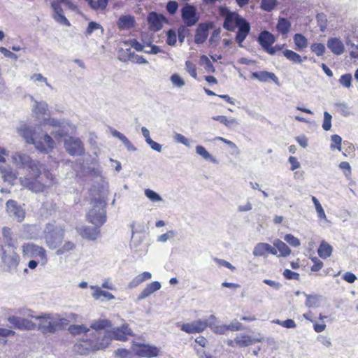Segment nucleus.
Listing matches in <instances>:
<instances>
[{"label": "nucleus", "instance_id": "nucleus-42", "mask_svg": "<svg viewBox=\"0 0 358 358\" xmlns=\"http://www.w3.org/2000/svg\"><path fill=\"white\" fill-rule=\"evenodd\" d=\"M277 0H262L260 8L264 11L271 12L277 6Z\"/></svg>", "mask_w": 358, "mask_h": 358}, {"label": "nucleus", "instance_id": "nucleus-28", "mask_svg": "<svg viewBox=\"0 0 358 358\" xmlns=\"http://www.w3.org/2000/svg\"><path fill=\"white\" fill-rule=\"evenodd\" d=\"M68 331L73 336H81L85 337L86 334L90 331V329L85 324H73L70 325Z\"/></svg>", "mask_w": 358, "mask_h": 358}, {"label": "nucleus", "instance_id": "nucleus-32", "mask_svg": "<svg viewBox=\"0 0 358 358\" xmlns=\"http://www.w3.org/2000/svg\"><path fill=\"white\" fill-rule=\"evenodd\" d=\"M134 223H132L131 224L132 236H131V241L130 243V247L132 250H134V251L135 252H138L142 250L141 248H140V246L143 242V238L141 236L134 237Z\"/></svg>", "mask_w": 358, "mask_h": 358}, {"label": "nucleus", "instance_id": "nucleus-9", "mask_svg": "<svg viewBox=\"0 0 358 358\" xmlns=\"http://www.w3.org/2000/svg\"><path fill=\"white\" fill-rule=\"evenodd\" d=\"M181 17L186 26L192 27L199 21L200 15L195 6L186 3L181 9Z\"/></svg>", "mask_w": 358, "mask_h": 358}, {"label": "nucleus", "instance_id": "nucleus-55", "mask_svg": "<svg viewBox=\"0 0 358 358\" xmlns=\"http://www.w3.org/2000/svg\"><path fill=\"white\" fill-rule=\"evenodd\" d=\"M177 42V35L176 31L173 29H169L167 31V41L166 43L168 45L173 46L176 45Z\"/></svg>", "mask_w": 358, "mask_h": 358}, {"label": "nucleus", "instance_id": "nucleus-46", "mask_svg": "<svg viewBox=\"0 0 358 358\" xmlns=\"http://www.w3.org/2000/svg\"><path fill=\"white\" fill-rule=\"evenodd\" d=\"M42 142L44 144L46 151L45 152H48V149L52 150L55 146V143L52 138L48 134H43V138L41 137Z\"/></svg>", "mask_w": 358, "mask_h": 358}, {"label": "nucleus", "instance_id": "nucleus-12", "mask_svg": "<svg viewBox=\"0 0 358 358\" xmlns=\"http://www.w3.org/2000/svg\"><path fill=\"white\" fill-rule=\"evenodd\" d=\"M10 324V327L20 331L34 330L36 328V324L26 318L18 316H9L7 319Z\"/></svg>", "mask_w": 358, "mask_h": 358}, {"label": "nucleus", "instance_id": "nucleus-39", "mask_svg": "<svg viewBox=\"0 0 358 358\" xmlns=\"http://www.w3.org/2000/svg\"><path fill=\"white\" fill-rule=\"evenodd\" d=\"M227 343L230 346L245 347L246 335L245 334H241L238 335L234 340H229Z\"/></svg>", "mask_w": 358, "mask_h": 358}, {"label": "nucleus", "instance_id": "nucleus-45", "mask_svg": "<svg viewBox=\"0 0 358 358\" xmlns=\"http://www.w3.org/2000/svg\"><path fill=\"white\" fill-rule=\"evenodd\" d=\"M65 123L64 122H60L59 120H57L56 119H50V118H43V120H40V124L41 126H45V125H50L53 127V129H55L57 127H60L62 124Z\"/></svg>", "mask_w": 358, "mask_h": 358}, {"label": "nucleus", "instance_id": "nucleus-19", "mask_svg": "<svg viewBox=\"0 0 358 358\" xmlns=\"http://www.w3.org/2000/svg\"><path fill=\"white\" fill-rule=\"evenodd\" d=\"M327 47L336 55H341L345 51V45L338 38H330L327 41Z\"/></svg>", "mask_w": 358, "mask_h": 358}, {"label": "nucleus", "instance_id": "nucleus-44", "mask_svg": "<svg viewBox=\"0 0 358 358\" xmlns=\"http://www.w3.org/2000/svg\"><path fill=\"white\" fill-rule=\"evenodd\" d=\"M200 64L203 66L208 72L215 71V68L212 62H210L209 58L206 55H202L200 57Z\"/></svg>", "mask_w": 358, "mask_h": 358}, {"label": "nucleus", "instance_id": "nucleus-59", "mask_svg": "<svg viewBox=\"0 0 358 358\" xmlns=\"http://www.w3.org/2000/svg\"><path fill=\"white\" fill-rule=\"evenodd\" d=\"M15 334V331L11 329L0 327V338H3V343L6 341V338L7 337L13 336Z\"/></svg>", "mask_w": 358, "mask_h": 358}, {"label": "nucleus", "instance_id": "nucleus-6", "mask_svg": "<svg viewBox=\"0 0 358 358\" xmlns=\"http://www.w3.org/2000/svg\"><path fill=\"white\" fill-rule=\"evenodd\" d=\"M44 238L47 246L55 250L62 243L64 238V230L54 224H48L44 229Z\"/></svg>", "mask_w": 358, "mask_h": 358}, {"label": "nucleus", "instance_id": "nucleus-26", "mask_svg": "<svg viewBox=\"0 0 358 358\" xmlns=\"http://www.w3.org/2000/svg\"><path fill=\"white\" fill-rule=\"evenodd\" d=\"M160 288H161V284L157 281H155V282L150 283L141 292V293L140 294V295L138 297V300H142V299L147 298L148 296L151 295L155 292L159 290Z\"/></svg>", "mask_w": 358, "mask_h": 358}, {"label": "nucleus", "instance_id": "nucleus-49", "mask_svg": "<svg viewBox=\"0 0 358 358\" xmlns=\"http://www.w3.org/2000/svg\"><path fill=\"white\" fill-rule=\"evenodd\" d=\"M312 201H313V203L315 205V207L316 211L317 213L318 217L320 219H326L325 212H324L322 205L320 204V203L317 200V199L315 196H312Z\"/></svg>", "mask_w": 358, "mask_h": 358}, {"label": "nucleus", "instance_id": "nucleus-31", "mask_svg": "<svg viewBox=\"0 0 358 358\" xmlns=\"http://www.w3.org/2000/svg\"><path fill=\"white\" fill-rule=\"evenodd\" d=\"M134 24V17L130 15L121 16L117 21V26L121 29H127Z\"/></svg>", "mask_w": 358, "mask_h": 358}, {"label": "nucleus", "instance_id": "nucleus-56", "mask_svg": "<svg viewBox=\"0 0 358 358\" xmlns=\"http://www.w3.org/2000/svg\"><path fill=\"white\" fill-rule=\"evenodd\" d=\"M331 115L328 112L324 113V121L322 128L325 131H329L331 127Z\"/></svg>", "mask_w": 358, "mask_h": 358}, {"label": "nucleus", "instance_id": "nucleus-10", "mask_svg": "<svg viewBox=\"0 0 358 358\" xmlns=\"http://www.w3.org/2000/svg\"><path fill=\"white\" fill-rule=\"evenodd\" d=\"M6 211L13 220L21 222L25 217V210L16 201L9 199L6 203Z\"/></svg>", "mask_w": 358, "mask_h": 358}, {"label": "nucleus", "instance_id": "nucleus-23", "mask_svg": "<svg viewBox=\"0 0 358 358\" xmlns=\"http://www.w3.org/2000/svg\"><path fill=\"white\" fill-rule=\"evenodd\" d=\"M209 27L206 24H200L196 29L194 37L195 43H203L208 36Z\"/></svg>", "mask_w": 358, "mask_h": 358}, {"label": "nucleus", "instance_id": "nucleus-53", "mask_svg": "<svg viewBox=\"0 0 358 358\" xmlns=\"http://www.w3.org/2000/svg\"><path fill=\"white\" fill-rule=\"evenodd\" d=\"M213 119L220 122L227 127H231L235 122L234 119L228 120V118L224 115L214 116L213 117Z\"/></svg>", "mask_w": 358, "mask_h": 358}, {"label": "nucleus", "instance_id": "nucleus-14", "mask_svg": "<svg viewBox=\"0 0 358 358\" xmlns=\"http://www.w3.org/2000/svg\"><path fill=\"white\" fill-rule=\"evenodd\" d=\"M259 42L264 50L268 54L273 55L275 53L276 50L275 48L272 46L275 42V37L270 32L267 31L261 32L259 36Z\"/></svg>", "mask_w": 358, "mask_h": 358}, {"label": "nucleus", "instance_id": "nucleus-41", "mask_svg": "<svg viewBox=\"0 0 358 358\" xmlns=\"http://www.w3.org/2000/svg\"><path fill=\"white\" fill-rule=\"evenodd\" d=\"M94 10H103L108 5V0H85Z\"/></svg>", "mask_w": 358, "mask_h": 358}, {"label": "nucleus", "instance_id": "nucleus-54", "mask_svg": "<svg viewBox=\"0 0 358 358\" xmlns=\"http://www.w3.org/2000/svg\"><path fill=\"white\" fill-rule=\"evenodd\" d=\"M75 247L73 243L71 241L66 242L64 245L56 251L57 255H63L65 252L72 250Z\"/></svg>", "mask_w": 358, "mask_h": 358}, {"label": "nucleus", "instance_id": "nucleus-40", "mask_svg": "<svg viewBox=\"0 0 358 358\" xmlns=\"http://www.w3.org/2000/svg\"><path fill=\"white\" fill-rule=\"evenodd\" d=\"M2 236L6 245L3 248L13 247L12 233L10 228L4 227L2 229Z\"/></svg>", "mask_w": 358, "mask_h": 358}, {"label": "nucleus", "instance_id": "nucleus-33", "mask_svg": "<svg viewBox=\"0 0 358 358\" xmlns=\"http://www.w3.org/2000/svg\"><path fill=\"white\" fill-rule=\"evenodd\" d=\"M69 132V125L66 123H64L60 127H57L51 132V134L56 139H60L62 137L66 136Z\"/></svg>", "mask_w": 358, "mask_h": 358}, {"label": "nucleus", "instance_id": "nucleus-16", "mask_svg": "<svg viewBox=\"0 0 358 358\" xmlns=\"http://www.w3.org/2000/svg\"><path fill=\"white\" fill-rule=\"evenodd\" d=\"M166 20V18L159 15L155 12H151L148 16V22L150 29L153 31H157L162 27V22Z\"/></svg>", "mask_w": 358, "mask_h": 358}, {"label": "nucleus", "instance_id": "nucleus-27", "mask_svg": "<svg viewBox=\"0 0 358 358\" xmlns=\"http://www.w3.org/2000/svg\"><path fill=\"white\" fill-rule=\"evenodd\" d=\"M273 248H276L277 254L275 255L279 257H287L291 253L289 248L283 241L279 239H277L273 243Z\"/></svg>", "mask_w": 358, "mask_h": 358}, {"label": "nucleus", "instance_id": "nucleus-51", "mask_svg": "<svg viewBox=\"0 0 358 358\" xmlns=\"http://www.w3.org/2000/svg\"><path fill=\"white\" fill-rule=\"evenodd\" d=\"M145 195L152 201L153 202H157V201H162V196L155 191L150 189H145Z\"/></svg>", "mask_w": 358, "mask_h": 358}, {"label": "nucleus", "instance_id": "nucleus-8", "mask_svg": "<svg viewBox=\"0 0 358 358\" xmlns=\"http://www.w3.org/2000/svg\"><path fill=\"white\" fill-rule=\"evenodd\" d=\"M22 250L24 257L28 258L39 257L42 261V264L47 262L46 251L43 247L31 243H27L23 244Z\"/></svg>", "mask_w": 358, "mask_h": 358}, {"label": "nucleus", "instance_id": "nucleus-3", "mask_svg": "<svg viewBox=\"0 0 358 358\" xmlns=\"http://www.w3.org/2000/svg\"><path fill=\"white\" fill-rule=\"evenodd\" d=\"M13 162L19 168L27 169L29 173L34 177L38 178L41 174H43L46 178L44 183L48 182L49 186L52 180V173L45 169V166L40 164L38 161L33 160L29 155L15 152L12 155Z\"/></svg>", "mask_w": 358, "mask_h": 358}, {"label": "nucleus", "instance_id": "nucleus-60", "mask_svg": "<svg viewBox=\"0 0 358 358\" xmlns=\"http://www.w3.org/2000/svg\"><path fill=\"white\" fill-rule=\"evenodd\" d=\"M283 276L287 280H299V274L296 272L292 271L289 269H285L283 271Z\"/></svg>", "mask_w": 358, "mask_h": 358}, {"label": "nucleus", "instance_id": "nucleus-5", "mask_svg": "<svg viewBox=\"0 0 358 358\" xmlns=\"http://www.w3.org/2000/svg\"><path fill=\"white\" fill-rule=\"evenodd\" d=\"M19 135L25 141L26 143L34 145L40 152H45L46 148L42 142L40 133L36 128L27 124H22L17 128Z\"/></svg>", "mask_w": 358, "mask_h": 358}, {"label": "nucleus", "instance_id": "nucleus-47", "mask_svg": "<svg viewBox=\"0 0 358 358\" xmlns=\"http://www.w3.org/2000/svg\"><path fill=\"white\" fill-rule=\"evenodd\" d=\"M97 29H101V32L103 31V29L100 24L96 22H94V21L90 22L88 24V26L85 31V36H90L93 33L94 31L97 30Z\"/></svg>", "mask_w": 358, "mask_h": 358}, {"label": "nucleus", "instance_id": "nucleus-50", "mask_svg": "<svg viewBox=\"0 0 358 358\" xmlns=\"http://www.w3.org/2000/svg\"><path fill=\"white\" fill-rule=\"evenodd\" d=\"M310 50L315 53L316 55L322 56L325 52V46L321 43H315L310 45Z\"/></svg>", "mask_w": 358, "mask_h": 358}, {"label": "nucleus", "instance_id": "nucleus-22", "mask_svg": "<svg viewBox=\"0 0 358 358\" xmlns=\"http://www.w3.org/2000/svg\"><path fill=\"white\" fill-rule=\"evenodd\" d=\"M159 349L150 345H141L137 351L138 355L146 357H154L159 355Z\"/></svg>", "mask_w": 358, "mask_h": 358}, {"label": "nucleus", "instance_id": "nucleus-21", "mask_svg": "<svg viewBox=\"0 0 358 358\" xmlns=\"http://www.w3.org/2000/svg\"><path fill=\"white\" fill-rule=\"evenodd\" d=\"M243 329V325L237 320H234L231 322L229 325L222 324L220 325L218 323L212 329L215 333L218 334H224L226 331H238Z\"/></svg>", "mask_w": 358, "mask_h": 358}, {"label": "nucleus", "instance_id": "nucleus-52", "mask_svg": "<svg viewBox=\"0 0 358 358\" xmlns=\"http://www.w3.org/2000/svg\"><path fill=\"white\" fill-rule=\"evenodd\" d=\"M186 25H181L178 29V40L180 43H182L185 37L189 34V29L187 28Z\"/></svg>", "mask_w": 358, "mask_h": 358}, {"label": "nucleus", "instance_id": "nucleus-1", "mask_svg": "<svg viewBox=\"0 0 358 358\" xmlns=\"http://www.w3.org/2000/svg\"><path fill=\"white\" fill-rule=\"evenodd\" d=\"M111 341V335L100 333L88 332L85 337H82L73 346L76 352L81 355H89L92 352L103 350Z\"/></svg>", "mask_w": 358, "mask_h": 358}, {"label": "nucleus", "instance_id": "nucleus-37", "mask_svg": "<svg viewBox=\"0 0 358 358\" xmlns=\"http://www.w3.org/2000/svg\"><path fill=\"white\" fill-rule=\"evenodd\" d=\"M91 288L95 289L94 292L92 294V296L95 299H99L101 296H103L108 300L114 299V296L111 293L107 291H103L99 287L91 286Z\"/></svg>", "mask_w": 358, "mask_h": 358}, {"label": "nucleus", "instance_id": "nucleus-35", "mask_svg": "<svg viewBox=\"0 0 358 358\" xmlns=\"http://www.w3.org/2000/svg\"><path fill=\"white\" fill-rule=\"evenodd\" d=\"M291 27L290 22L284 17H281L278 20L276 28L278 31L282 35H286Z\"/></svg>", "mask_w": 358, "mask_h": 358}, {"label": "nucleus", "instance_id": "nucleus-63", "mask_svg": "<svg viewBox=\"0 0 358 358\" xmlns=\"http://www.w3.org/2000/svg\"><path fill=\"white\" fill-rule=\"evenodd\" d=\"M311 260L313 262V265L311 266L310 270L316 272L319 271L323 267V262L320 260L317 257H313Z\"/></svg>", "mask_w": 358, "mask_h": 358}, {"label": "nucleus", "instance_id": "nucleus-61", "mask_svg": "<svg viewBox=\"0 0 358 358\" xmlns=\"http://www.w3.org/2000/svg\"><path fill=\"white\" fill-rule=\"evenodd\" d=\"M285 240L292 246L297 247L300 245V241L292 234H287Z\"/></svg>", "mask_w": 358, "mask_h": 358}, {"label": "nucleus", "instance_id": "nucleus-24", "mask_svg": "<svg viewBox=\"0 0 358 358\" xmlns=\"http://www.w3.org/2000/svg\"><path fill=\"white\" fill-rule=\"evenodd\" d=\"M251 77L252 78H256L261 82H266L268 80H273L274 82H277L278 80V78L275 75V73H273L272 72L265 71L252 72L251 73Z\"/></svg>", "mask_w": 358, "mask_h": 358}, {"label": "nucleus", "instance_id": "nucleus-38", "mask_svg": "<svg viewBox=\"0 0 358 358\" xmlns=\"http://www.w3.org/2000/svg\"><path fill=\"white\" fill-rule=\"evenodd\" d=\"M196 152L206 160H208L213 163L216 162L215 158L212 156L202 145H197L196 147Z\"/></svg>", "mask_w": 358, "mask_h": 358}, {"label": "nucleus", "instance_id": "nucleus-58", "mask_svg": "<svg viewBox=\"0 0 358 358\" xmlns=\"http://www.w3.org/2000/svg\"><path fill=\"white\" fill-rule=\"evenodd\" d=\"M202 322L205 324V329L209 327L211 329L218 323L216 317L213 315H210L206 320H202Z\"/></svg>", "mask_w": 358, "mask_h": 358}, {"label": "nucleus", "instance_id": "nucleus-25", "mask_svg": "<svg viewBox=\"0 0 358 358\" xmlns=\"http://www.w3.org/2000/svg\"><path fill=\"white\" fill-rule=\"evenodd\" d=\"M100 234L99 227H85L80 231L81 236L89 240H96Z\"/></svg>", "mask_w": 358, "mask_h": 358}, {"label": "nucleus", "instance_id": "nucleus-7", "mask_svg": "<svg viewBox=\"0 0 358 358\" xmlns=\"http://www.w3.org/2000/svg\"><path fill=\"white\" fill-rule=\"evenodd\" d=\"M29 317H31L36 318V320H39L40 322L38 324V329L43 334H55L57 330V324L55 322V315L52 314H44L39 316H33L31 315H27Z\"/></svg>", "mask_w": 358, "mask_h": 358}, {"label": "nucleus", "instance_id": "nucleus-48", "mask_svg": "<svg viewBox=\"0 0 358 358\" xmlns=\"http://www.w3.org/2000/svg\"><path fill=\"white\" fill-rule=\"evenodd\" d=\"M331 144L330 148L331 150L336 148L338 150H341L342 138L339 135L334 134L331 136Z\"/></svg>", "mask_w": 358, "mask_h": 358}, {"label": "nucleus", "instance_id": "nucleus-57", "mask_svg": "<svg viewBox=\"0 0 358 358\" xmlns=\"http://www.w3.org/2000/svg\"><path fill=\"white\" fill-rule=\"evenodd\" d=\"M340 83L345 87L349 88L351 86L352 82V76L350 73H346L341 76L339 79Z\"/></svg>", "mask_w": 358, "mask_h": 358}, {"label": "nucleus", "instance_id": "nucleus-15", "mask_svg": "<svg viewBox=\"0 0 358 358\" xmlns=\"http://www.w3.org/2000/svg\"><path fill=\"white\" fill-rule=\"evenodd\" d=\"M111 323L108 320L100 319L94 320L90 323L88 328L90 329V331L93 333H100V334H110L106 331V328L110 327Z\"/></svg>", "mask_w": 358, "mask_h": 358}, {"label": "nucleus", "instance_id": "nucleus-13", "mask_svg": "<svg viewBox=\"0 0 358 358\" xmlns=\"http://www.w3.org/2000/svg\"><path fill=\"white\" fill-rule=\"evenodd\" d=\"M2 260L10 268H15L19 263V255L10 247L3 248Z\"/></svg>", "mask_w": 358, "mask_h": 358}, {"label": "nucleus", "instance_id": "nucleus-17", "mask_svg": "<svg viewBox=\"0 0 358 358\" xmlns=\"http://www.w3.org/2000/svg\"><path fill=\"white\" fill-rule=\"evenodd\" d=\"M111 334L114 339L124 341L127 340L129 336L132 335V331L127 324H123L121 327L114 328Z\"/></svg>", "mask_w": 358, "mask_h": 358}, {"label": "nucleus", "instance_id": "nucleus-29", "mask_svg": "<svg viewBox=\"0 0 358 358\" xmlns=\"http://www.w3.org/2000/svg\"><path fill=\"white\" fill-rule=\"evenodd\" d=\"M76 315L75 314H70L66 317H61L59 315H55V322L57 324V330L65 329L69 326L71 320H76Z\"/></svg>", "mask_w": 358, "mask_h": 358}, {"label": "nucleus", "instance_id": "nucleus-43", "mask_svg": "<svg viewBox=\"0 0 358 358\" xmlns=\"http://www.w3.org/2000/svg\"><path fill=\"white\" fill-rule=\"evenodd\" d=\"M284 56L289 60L294 62L301 64L302 62L301 57L296 52L290 50H286L283 52Z\"/></svg>", "mask_w": 358, "mask_h": 358}, {"label": "nucleus", "instance_id": "nucleus-11", "mask_svg": "<svg viewBox=\"0 0 358 358\" xmlns=\"http://www.w3.org/2000/svg\"><path fill=\"white\" fill-rule=\"evenodd\" d=\"M64 148L66 152L69 155L73 156H80L85 152L83 143H82V141L78 138H74L71 136L65 139Z\"/></svg>", "mask_w": 358, "mask_h": 358}, {"label": "nucleus", "instance_id": "nucleus-4", "mask_svg": "<svg viewBox=\"0 0 358 358\" xmlns=\"http://www.w3.org/2000/svg\"><path fill=\"white\" fill-rule=\"evenodd\" d=\"M92 208L87 213V219L94 225L100 227L106 221V201L101 196L92 199Z\"/></svg>", "mask_w": 358, "mask_h": 358}, {"label": "nucleus", "instance_id": "nucleus-34", "mask_svg": "<svg viewBox=\"0 0 358 358\" xmlns=\"http://www.w3.org/2000/svg\"><path fill=\"white\" fill-rule=\"evenodd\" d=\"M294 41L296 45L295 49L296 50H302L307 48L308 46V40L307 38L301 34H296L294 36Z\"/></svg>", "mask_w": 358, "mask_h": 358}, {"label": "nucleus", "instance_id": "nucleus-62", "mask_svg": "<svg viewBox=\"0 0 358 358\" xmlns=\"http://www.w3.org/2000/svg\"><path fill=\"white\" fill-rule=\"evenodd\" d=\"M178 8V3L175 1H169L166 4V10L171 15L176 13Z\"/></svg>", "mask_w": 358, "mask_h": 358}, {"label": "nucleus", "instance_id": "nucleus-20", "mask_svg": "<svg viewBox=\"0 0 358 358\" xmlns=\"http://www.w3.org/2000/svg\"><path fill=\"white\" fill-rule=\"evenodd\" d=\"M253 254L255 256H266L268 254L276 255L277 251L268 243H259L255 247Z\"/></svg>", "mask_w": 358, "mask_h": 358}, {"label": "nucleus", "instance_id": "nucleus-64", "mask_svg": "<svg viewBox=\"0 0 358 358\" xmlns=\"http://www.w3.org/2000/svg\"><path fill=\"white\" fill-rule=\"evenodd\" d=\"M170 79L172 83L178 87H182L185 85V81L177 74L172 75Z\"/></svg>", "mask_w": 358, "mask_h": 358}, {"label": "nucleus", "instance_id": "nucleus-36", "mask_svg": "<svg viewBox=\"0 0 358 358\" xmlns=\"http://www.w3.org/2000/svg\"><path fill=\"white\" fill-rule=\"evenodd\" d=\"M33 107L38 120H40L39 115H45L48 111V104L44 101H35Z\"/></svg>", "mask_w": 358, "mask_h": 358}, {"label": "nucleus", "instance_id": "nucleus-30", "mask_svg": "<svg viewBox=\"0 0 358 358\" xmlns=\"http://www.w3.org/2000/svg\"><path fill=\"white\" fill-rule=\"evenodd\" d=\"M332 250L331 245L325 241H322L317 249V253L321 258L327 259L331 255Z\"/></svg>", "mask_w": 358, "mask_h": 358}, {"label": "nucleus", "instance_id": "nucleus-2", "mask_svg": "<svg viewBox=\"0 0 358 358\" xmlns=\"http://www.w3.org/2000/svg\"><path fill=\"white\" fill-rule=\"evenodd\" d=\"M220 15L224 18L223 27L228 31H234L238 28L236 36V41L241 47L246 38V20L241 17L236 12L231 11L226 7H220Z\"/></svg>", "mask_w": 358, "mask_h": 358}, {"label": "nucleus", "instance_id": "nucleus-18", "mask_svg": "<svg viewBox=\"0 0 358 358\" xmlns=\"http://www.w3.org/2000/svg\"><path fill=\"white\" fill-rule=\"evenodd\" d=\"M181 330L187 334L202 332L205 329V324L202 320L193 321L191 323H186L181 325Z\"/></svg>", "mask_w": 358, "mask_h": 358}]
</instances>
